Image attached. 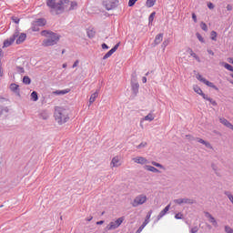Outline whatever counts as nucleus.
<instances>
[{"mask_svg":"<svg viewBox=\"0 0 233 233\" xmlns=\"http://www.w3.org/2000/svg\"><path fill=\"white\" fill-rule=\"evenodd\" d=\"M41 35L46 37L43 40L42 46H54L55 45H57L61 39V35L52 31L44 30L41 32Z\"/></svg>","mask_w":233,"mask_h":233,"instance_id":"f257e3e1","label":"nucleus"},{"mask_svg":"<svg viewBox=\"0 0 233 233\" xmlns=\"http://www.w3.org/2000/svg\"><path fill=\"white\" fill-rule=\"evenodd\" d=\"M69 119L70 116L67 108L62 106H56L55 108V121L58 125H65V123H68Z\"/></svg>","mask_w":233,"mask_h":233,"instance_id":"f03ea898","label":"nucleus"},{"mask_svg":"<svg viewBox=\"0 0 233 233\" xmlns=\"http://www.w3.org/2000/svg\"><path fill=\"white\" fill-rule=\"evenodd\" d=\"M148 198H147V195L145 194H141L137 196L133 202H132V207H139L140 205H145V203H147Z\"/></svg>","mask_w":233,"mask_h":233,"instance_id":"7ed1b4c3","label":"nucleus"},{"mask_svg":"<svg viewBox=\"0 0 233 233\" xmlns=\"http://www.w3.org/2000/svg\"><path fill=\"white\" fill-rule=\"evenodd\" d=\"M125 221V217H121L119 218H117L115 221L110 222L106 228L107 230H116V228H119V227H121V224Z\"/></svg>","mask_w":233,"mask_h":233,"instance_id":"20e7f679","label":"nucleus"},{"mask_svg":"<svg viewBox=\"0 0 233 233\" xmlns=\"http://www.w3.org/2000/svg\"><path fill=\"white\" fill-rule=\"evenodd\" d=\"M46 5L50 8L51 12H56V14H59V2L56 3V0H46Z\"/></svg>","mask_w":233,"mask_h":233,"instance_id":"39448f33","label":"nucleus"},{"mask_svg":"<svg viewBox=\"0 0 233 233\" xmlns=\"http://www.w3.org/2000/svg\"><path fill=\"white\" fill-rule=\"evenodd\" d=\"M13 37H15V40H16V45H21V43H25L26 40V34L25 33H19V31H16Z\"/></svg>","mask_w":233,"mask_h":233,"instance_id":"423d86ee","label":"nucleus"},{"mask_svg":"<svg viewBox=\"0 0 233 233\" xmlns=\"http://www.w3.org/2000/svg\"><path fill=\"white\" fill-rule=\"evenodd\" d=\"M197 79L198 81H200L201 83H204V85H207V86H209L210 88H214V90H219L218 88V86H216V85H214V83L207 80L205 77H203V76L201 75H197Z\"/></svg>","mask_w":233,"mask_h":233,"instance_id":"0eeeda50","label":"nucleus"},{"mask_svg":"<svg viewBox=\"0 0 233 233\" xmlns=\"http://www.w3.org/2000/svg\"><path fill=\"white\" fill-rule=\"evenodd\" d=\"M58 6L60 8L58 9V14H61V12H65V10H68L70 6V1L69 0H60L58 2Z\"/></svg>","mask_w":233,"mask_h":233,"instance_id":"6e6552de","label":"nucleus"},{"mask_svg":"<svg viewBox=\"0 0 233 233\" xmlns=\"http://www.w3.org/2000/svg\"><path fill=\"white\" fill-rule=\"evenodd\" d=\"M111 168H117V167H121V158L119 157H115L112 158L110 163Z\"/></svg>","mask_w":233,"mask_h":233,"instance_id":"1a4fd4ad","label":"nucleus"},{"mask_svg":"<svg viewBox=\"0 0 233 233\" xmlns=\"http://www.w3.org/2000/svg\"><path fill=\"white\" fill-rule=\"evenodd\" d=\"M174 203H176L177 205H183V203L192 205V203H194V200L189 198H177L174 200Z\"/></svg>","mask_w":233,"mask_h":233,"instance_id":"9d476101","label":"nucleus"},{"mask_svg":"<svg viewBox=\"0 0 233 233\" xmlns=\"http://www.w3.org/2000/svg\"><path fill=\"white\" fill-rule=\"evenodd\" d=\"M134 163H137V165H147L148 160L143 157H137L133 158Z\"/></svg>","mask_w":233,"mask_h":233,"instance_id":"9b49d317","label":"nucleus"},{"mask_svg":"<svg viewBox=\"0 0 233 233\" xmlns=\"http://www.w3.org/2000/svg\"><path fill=\"white\" fill-rule=\"evenodd\" d=\"M119 48V44H116L111 50H109L104 56L103 59H108L116 50Z\"/></svg>","mask_w":233,"mask_h":233,"instance_id":"f8f14e48","label":"nucleus"},{"mask_svg":"<svg viewBox=\"0 0 233 233\" xmlns=\"http://www.w3.org/2000/svg\"><path fill=\"white\" fill-rule=\"evenodd\" d=\"M193 89L194 92H196V94H198V96H201L203 99H207V95L203 93V90H201V87H199V86H194Z\"/></svg>","mask_w":233,"mask_h":233,"instance_id":"ddd939ff","label":"nucleus"},{"mask_svg":"<svg viewBox=\"0 0 233 233\" xmlns=\"http://www.w3.org/2000/svg\"><path fill=\"white\" fill-rule=\"evenodd\" d=\"M14 41H15V36H11L9 39H6L4 42V48H8V46H11L14 44Z\"/></svg>","mask_w":233,"mask_h":233,"instance_id":"4468645a","label":"nucleus"},{"mask_svg":"<svg viewBox=\"0 0 233 233\" xmlns=\"http://www.w3.org/2000/svg\"><path fill=\"white\" fill-rule=\"evenodd\" d=\"M219 122L224 125V127H227L228 128H233L232 123H230L228 120H227L225 117H220Z\"/></svg>","mask_w":233,"mask_h":233,"instance_id":"2eb2a0df","label":"nucleus"},{"mask_svg":"<svg viewBox=\"0 0 233 233\" xmlns=\"http://www.w3.org/2000/svg\"><path fill=\"white\" fill-rule=\"evenodd\" d=\"M205 216L206 218H208V219L210 221V223H212V225H214V227H218V222L216 221V218H214V217H212V215L208 212H205Z\"/></svg>","mask_w":233,"mask_h":233,"instance_id":"dca6fc26","label":"nucleus"},{"mask_svg":"<svg viewBox=\"0 0 233 233\" xmlns=\"http://www.w3.org/2000/svg\"><path fill=\"white\" fill-rule=\"evenodd\" d=\"M168 210H170V204H168L162 211H160L158 214V219H161V218H163L167 212H168Z\"/></svg>","mask_w":233,"mask_h":233,"instance_id":"f3484780","label":"nucleus"},{"mask_svg":"<svg viewBox=\"0 0 233 233\" xmlns=\"http://www.w3.org/2000/svg\"><path fill=\"white\" fill-rule=\"evenodd\" d=\"M163 41V33L158 34L156 35L155 40H154V44L155 45H159L161 44V42Z\"/></svg>","mask_w":233,"mask_h":233,"instance_id":"a211bd4d","label":"nucleus"},{"mask_svg":"<svg viewBox=\"0 0 233 233\" xmlns=\"http://www.w3.org/2000/svg\"><path fill=\"white\" fill-rule=\"evenodd\" d=\"M131 88L133 94H135V96L137 95V92H139V83H133Z\"/></svg>","mask_w":233,"mask_h":233,"instance_id":"6ab92c4d","label":"nucleus"},{"mask_svg":"<svg viewBox=\"0 0 233 233\" xmlns=\"http://www.w3.org/2000/svg\"><path fill=\"white\" fill-rule=\"evenodd\" d=\"M99 96V93L97 92H95L93 93L91 96H90V98H89V105H92V103H95L96 102V99H97V96Z\"/></svg>","mask_w":233,"mask_h":233,"instance_id":"aec40b11","label":"nucleus"},{"mask_svg":"<svg viewBox=\"0 0 233 233\" xmlns=\"http://www.w3.org/2000/svg\"><path fill=\"white\" fill-rule=\"evenodd\" d=\"M197 141H198V143H201L202 145H205L207 148H212V146L210 145V143L203 140L202 138H197Z\"/></svg>","mask_w":233,"mask_h":233,"instance_id":"412c9836","label":"nucleus"},{"mask_svg":"<svg viewBox=\"0 0 233 233\" xmlns=\"http://www.w3.org/2000/svg\"><path fill=\"white\" fill-rule=\"evenodd\" d=\"M36 25L37 26H45V25H46V20L45 18H40L38 20H36Z\"/></svg>","mask_w":233,"mask_h":233,"instance_id":"4be33fe9","label":"nucleus"},{"mask_svg":"<svg viewBox=\"0 0 233 233\" xmlns=\"http://www.w3.org/2000/svg\"><path fill=\"white\" fill-rule=\"evenodd\" d=\"M86 34L89 39H92L96 35V31H94V29H88Z\"/></svg>","mask_w":233,"mask_h":233,"instance_id":"5701e85b","label":"nucleus"},{"mask_svg":"<svg viewBox=\"0 0 233 233\" xmlns=\"http://www.w3.org/2000/svg\"><path fill=\"white\" fill-rule=\"evenodd\" d=\"M150 218H152V210L147 212L144 223H147V225L149 224L150 223Z\"/></svg>","mask_w":233,"mask_h":233,"instance_id":"b1692460","label":"nucleus"},{"mask_svg":"<svg viewBox=\"0 0 233 233\" xmlns=\"http://www.w3.org/2000/svg\"><path fill=\"white\" fill-rule=\"evenodd\" d=\"M154 5H156V0H147L146 2V5L147 6V8H152Z\"/></svg>","mask_w":233,"mask_h":233,"instance_id":"393cba45","label":"nucleus"},{"mask_svg":"<svg viewBox=\"0 0 233 233\" xmlns=\"http://www.w3.org/2000/svg\"><path fill=\"white\" fill-rule=\"evenodd\" d=\"M144 121H154V115L152 113H149L147 116H146L143 118Z\"/></svg>","mask_w":233,"mask_h":233,"instance_id":"a878e982","label":"nucleus"},{"mask_svg":"<svg viewBox=\"0 0 233 233\" xmlns=\"http://www.w3.org/2000/svg\"><path fill=\"white\" fill-rule=\"evenodd\" d=\"M146 168L149 171V172H154V173H158L159 170L152 166H146Z\"/></svg>","mask_w":233,"mask_h":233,"instance_id":"bb28decb","label":"nucleus"},{"mask_svg":"<svg viewBox=\"0 0 233 233\" xmlns=\"http://www.w3.org/2000/svg\"><path fill=\"white\" fill-rule=\"evenodd\" d=\"M76 8H77V2H69L68 10H75Z\"/></svg>","mask_w":233,"mask_h":233,"instance_id":"cd10ccee","label":"nucleus"},{"mask_svg":"<svg viewBox=\"0 0 233 233\" xmlns=\"http://www.w3.org/2000/svg\"><path fill=\"white\" fill-rule=\"evenodd\" d=\"M31 99H32V101H37V99H39V96H37V92L33 91L31 93Z\"/></svg>","mask_w":233,"mask_h":233,"instance_id":"c85d7f7f","label":"nucleus"},{"mask_svg":"<svg viewBox=\"0 0 233 233\" xmlns=\"http://www.w3.org/2000/svg\"><path fill=\"white\" fill-rule=\"evenodd\" d=\"M212 41H218V33L216 31H212L210 33Z\"/></svg>","mask_w":233,"mask_h":233,"instance_id":"c756f323","label":"nucleus"},{"mask_svg":"<svg viewBox=\"0 0 233 233\" xmlns=\"http://www.w3.org/2000/svg\"><path fill=\"white\" fill-rule=\"evenodd\" d=\"M23 83H25V85H30V83H32V80L29 76H24Z\"/></svg>","mask_w":233,"mask_h":233,"instance_id":"7c9ffc66","label":"nucleus"},{"mask_svg":"<svg viewBox=\"0 0 233 233\" xmlns=\"http://www.w3.org/2000/svg\"><path fill=\"white\" fill-rule=\"evenodd\" d=\"M17 88H19V86L17 84L10 85V90H12V92H15L17 90Z\"/></svg>","mask_w":233,"mask_h":233,"instance_id":"2f4dec72","label":"nucleus"},{"mask_svg":"<svg viewBox=\"0 0 233 233\" xmlns=\"http://www.w3.org/2000/svg\"><path fill=\"white\" fill-rule=\"evenodd\" d=\"M154 17H156V12L151 13V15H149V23H154Z\"/></svg>","mask_w":233,"mask_h":233,"instance_id":"473e14b6","label":"nucleus"},{"mask_svg":"<svg viewBox=\"0 0 233 233\" xmlns=\"http://www.w3.org/2000/svg\"><path fill=\"white\" fill-rule=\"evenodd\" d=\"M55 94H57V96H65V94H68V90L56 91Z\"/></svg>","mask_w":233,"mask_h":233,"instance_id":"72a5a7b5","label":"nucleus"},{"mask_svg":"<svg viewBox=\"0 0 233 233\" xmlns=\"http://www.w3.org/2000/svg\"><path fill=\"white\" fill-rule=\"evenodd\" d=\"M11 19L13 23H15V25H19V22L21 21V19H19L17 16H12Z\"/></svg>","mask_w":233,"mask_h":233,"instance_id":"f704fd0d","label":"nucleus"},{"mask_svg":"<svg viewBox=\"0 0 233 233\" xmlns=\"http://www.w3.org/2000/svg\"><path fill=\"white\" fill-rule=\"evenodd\" d=\"M204 99H206L207 101H209V103H211V105H213L214 106H216V105H218V103L210 97L207 96V98H204Z\"/></svg>","mask_w":233,"mask_h":233,"instance_id":"c9c22d12","label":"nucleus"},{"mask_svg":"<svg viewBox=\"0 0 233 233\" xmlns=\"http://www.w3.org/2000/svg\"><path fill=\"white\" fill-rule=\"evenodd\" d=\"M151 165H153V167H157V168H165L163 167V166L156 161L151 162Z\"/></svg>","mask_w":233,"mask_h":233,"instance_id":"e433bc0d","label":"nucleus"},{"mask_svg":"<svg viewBox=\"0 0 233 233\" xmlns=\"http://www.w3.org/2000/svg\"><path fill=\"white\" fill-rule=\"evenodd\" d=\"M200 28H202L204 30V32H207L208 30V27L207 26V24H205L204 22H202L200 24Z\"/></svg>","mask_w":233,"mask_h":233,"instance_id":"4c0bfd02","label":"nucleus"},{"mask_svg":"<svg viewBox=\"0 0 233 233\" xmlns=\"http://www.w3.org/2000/svg\"><path fill=\"white\" fill-rule=\"evenodd\" d=\"M224 67L227 69V70H229V72H233V66H230L229 64H225L224 65Z\"/></svg>","mask_w":233,"mask_h":233,"instance_id":"58836bf2","label":"nucleus"},{"mask_svg":"<svg viewBox=\"0 0 233 233\" xmlns=\"http://www.w3.org/2000/svg\"><path fill=\"white\" fill-rule=\"evenodd\" d=\"M198 41H200V43H205V39L203 38V36H201V35L199 33L196 34Z\"/></svg>","mask_w":233,"mask_h":233,"instance_id":"ea45409f","label":"nucleus"},{"mask_svg":"<svg viewBox=\"0 0 233 233\" xmlns=\"http://www.w3.org/2000/svg\"><path fill=\"white\" fill-rule=\"evenodd\" d=\"M145 227H147V222H143V224L137 229V232H143V228H145Z\"/></svg>","mask_w":233,"mask_h":233,"instance_id":"a19ab883","label":"nucleus"},{"mask_svg":"<svg viewBox=\"0 0 233 233\" xmlns=\"http://www.w3.org/2000/svg\"><path fill=\"white\" fill-rule=\"evenodd\" d=\"M169 43H170V41H168V39L164 40V42L162 43V48H167V46H168Z\"/></svg>","mask_w":233,"mask_h":233,"instance_id":"79ce46f5","label":"nucleus"},{"mask_svg":"<svg viewBox=\"0 0 233 233\" xmlns=\"http://www.w3.org/2000/svg\"><path fill=\"white\" fill-rule=\"evenodd\" d=\"M137 3V0H129L128 1V6H134Z\"/></svg>","mask_w":233,"mask_h":233,"instance_id":"37998d69","label":"nucleus"},{"mask_svg":"<svg viewBox=\"0 0 233 233\" xmlns=\"http://www.w3.org/2000/svg\"><path fill=\"white\" fill-rule=\"evenodd\" d=\"M189 54H190L191 57L198 58V55H196V53H194V51L192 49H189Z\"/></svg>","mask_w":233,"mask_h":233,"instance_id":"c03bdc74","label":"nucleus"},{"mask_svg":"<svg viewBox=\"0 0 233 233\" xmlns=\"http://www.w3.org/2000/svg\"><path fill=\"white\" fill-rule=\"evenodd\" d=\"M175 218H176V219H183V214H181V213L176 214V215H175Z\"/></svg>","mask_w":233,"mask_h":233,"instance_id":"a18cd8bd","label":"nucleus"},{"mask_svg":"<svg viewBox=\"0 0 233 233\" xmlns=\"http://www.w3.org/2000/svg\"><path fill=\"white\" fill-rule=\"evenodd\" d=\"M225 230H226L227 233H233V229L228 226L225 227Z\"/></svg>","mask_w":233,"mask_h":233,"instance_id":"49530a36","label":"nucleus"},{"mask_svg":"<svg viewBox=\"0 0 233 233\" xmlns=\"http://www.w3.org/2000/svg\"><path fill=\"white\" fill-rule=\"evenodd\" d=\"M145 147H147V142H142L137 147V148H143Z\"/></svg>","mask_w":233,"mask_h":233,"instance_id":"de8ad7c7","label":"nucleus"},{"mask_svg":"<svg viewBox=\"0 0 233 233\" xmlns=\"http://www.w3.org/2000/svg\"><path fill=\"white\" fill-rule=\"evenodd\" d=\"M192 19L194 23H198V16L194 13L192 14Z\"/></svg>","mask_w":233,"mask_h":233,"instance_id":"09e8293b","label":"nucleus"},{"mask_svg":"<svg viewBox=\"0 0 233 233\" xmlns=\"http://www.w3.org/2000/svg\"><path fill=\"white\" fill-rule=\"evenodd\" d=\"M79 65V60H76L75 63L72 66V68H76Z\"/></svg>","mask_w":233,"mask_h":233,"instance_id":"8fccbe9b","label":"nucleus"},{"mask_svg":"<svg viewBox=\"0 0 233 233\" xmlns=\"http://www.w3.org/2000/svg\"><path fill=\"white\" fill-rule=\"evenodd\" d=\"M208 7L209 8V10H214V4L208 3Z\"/></svg>","mask_w":233,"mask_h":233,"instance_id":"3c124183","label":"nucleus"},{"mask_svg":"<svg viewBox=\"0 0 233 233\" xmlns=\"http://www.w3.org/2000/svg\"><path fill=\"white\" fill-rule=\"evenodd\" d=\"M227 10H228V12L232 11V5H227Z\"/></svg>","mask_w":233,"mask_h":233,"instance_id":"603ef678","label":"nucleus"},{"mask_svg":"<svg viewBox=\"0 0 233 233\" xmlns=\"http://www.w3.org/2000/svg\"><path fill=\"white\" fill-rule=\"evenodd\" d=\"M102 48L105 50V49H106V50H108V46L106 45V44H103L102 45Z\"/></svg>","mask_w":233,"mask_h":233,"instance_id":"864d4df0","label":"nucleus"},{"mask_svg":"<svg viewBox=\"0 0 233 233\" xmlns=\"http://www.w3.org/2000/svg\"><path fill=\"white\" fill-rule=\"evenodd\" d=\"M208 54H209L210 56H214V51H212L211 49H208Z\"/></svg>","mask_w":233,"mask_h":233,"instance_id":"5fc2aeb1","label":"nucleus"},{"mask_svg":"<svg viewBox=\"0 0 233 233\" xmlns=\"http://www.w3.org/2000/svg\"><path fill=\"white\" fill-rule=\"evenodd\" d=\"M196 232H198V228H195L191 229V233H196Z\"/></svg>","mask_w":233,"mask_h":233,"instance_id":"6e6d98bb","label":"nucleus"},{"mask_svg":"<svg viewBox=\"0 0 233 233\" xmlns=\"http://www.w3.org/2000/svg\"><path fill=\"white\" fill-rule=\"evenodd\" d=\"M0 76L3 77V68L0 66Z\"/></svg>","mask_w":233,"mask_h":233,"instance_id":"4d7b16f0","label":"nucleus"},{"mask_svg":"<svg viewBox=\"0 0 233 233\" xmlns=\"http://www.w3.org/2000/svg\"><path fill=\"white\" fill-rule=\"evenodd\" d=\"M103 223H105V221L100 220V221L96 222V225H103Z\"/></svg>","mask_w":233,"mask_h":233,"instance_id":"13d9d810","label":"nucleus"},{"mask_svg":"<svg viewBox=\"0 0 233 233\" xmlns=\"http://www.w3.org/2000/svg\"><path fill=\"white\" fill-rule=\"evenodd\" d=\"M142 82H143V83H147V77H146V76H143V77H142Z\"/></svg>","mask_w":233,"mask_h":233,"instance_id":"bf43d9fd","label":"nucleus"},{"mask_svg":"<svg viewBox=\"0 0 233 233\" xmlns=\"http://www.w3.org/2000/svg\"><path fill=\"white\" fill-rule=\"evenodd\" d=\"M66 66H67L66 63H65V64L62 65V67H63V68H66Z\"/></svg>","mask_w":233,"mask_h":233,"instance_id":"052dcab7","label":"nucleus"},{"mask_svg":"<svg viewBox=\"0 0 233 233\" xmlns=\"http://www.w3.org/2000/svg\"><path fill=\"white\" fill-rule=\"evenodd\" d=\"M1 56H3V50L2 49H0V57H1Z\"/></svg>","mask_w":233,"mask_h":233,"instance_id":"680f3d73","label":"nucleus"},{"mask_svg":"<svg viewBox=\"0 0 233 233\" xmlns=\"http://www.w3.org/2000/svg\"><path fill=\"white\" fill-rule=\"evenodd\" d=\"M195 59H196L197 61H198V63H199V61H200V60H199V56H197V58H195Z\"/></svg>","mask_w":233,"mask_h":233,"instance_id":"e2e57ef3","label":"nucleus"},{"mask_svg":"<svg viewBox=\"0 0 233 233\" xmlns=\"http://www.w3.org/2000/svg\"><path fill=\"white\" fill-rule=\"evenodd\" d=\"M195 59H196L197 61H198V63H199V61H200V60H199V56H197V58H195Z\"/></svg>","mask_w":233,"mask_h":233,"instance_id":"0e129e2a","label":"nucleus"},{"mask_svg":"<svg viewBox=\"0 0 233 233\" xmlns=\"http://www.w3.org/2000/svg\"><path fill=\"white\" fill-rule=\"evenodd\" d=\"M92 219H93V218H92V217H90V218H89V219H87V221H92Z\"/></svg>","mask_w":233,"mask_h":233,"instance_id":"69168bd1","label":"nucleus"},{"mask_svg":"<svg viewBox=\"0 0 233 233\" xmlns=\"http://www.w3.org/2000/svg\"><path fill=\"white\" fill-rule=\"evenodd\" d=\"M62 54H65V50L62 51Z\"/></svg>","mask_w":233,"mask_h":233,"instance_id":"338daca9","label":"nucleus"},{"mask_svg":"<svg viewBox=\"0 0 233 233\" xmlns=\"http://www.w3.org/2000/svg\"><path fill=\"white\" fill-rule=\"evenodd\" d=\"M146 76H148V73H147Z\"/></svg>","mask_w":233,"mask_h":233,"instance_id":"774afa93","label":"nucleus"}]
</instances>
